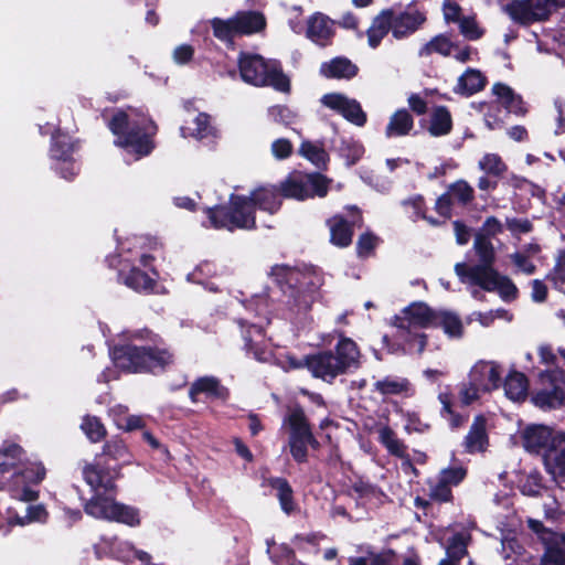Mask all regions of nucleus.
<instances>
[{
  "label": "nucleus",
  "instance_id": "a878e982",
  "mask_svg": "<svg viewBox=\"0 0 565 565\" xmlns=\"http://www.w3.org/2000/svg\"><path fill=\"white\" fill-rule=\"evenodd\" d=\"M374 391L383 396H409L413 394L409 381L399 376H385L384 379L376 381L374 383Z\"/></svg>",
  "mask_w": 565,
  "mask_h": 565
},
{
  "label": "nucleus",
  "instance_id": "a18cd8bd",
  "mask_svg": "<svg viewBox=\"0 0 565 565\" xmlns=\"http://www.w3.org/2000/svg\"><path fill=\"white\" fill-rule=\"evenodd\" d=\"M124 282L137 291L150 290L153 286V279L137 268L130 270L125 277Z\"/></svg>",
  "mask_w": 565,
  "mask_h": 565
},
{
  "label": "nucleus",
  "instance_id": "13d9d810",
  "mask_svg": "<svg viewBox=\"0 0 565 565\" xmlns=\"http://www.w3.org/2000/svg\"><path fill=\"white\" fill-rule=\"evenodd\" d=\"M273 558L277 565H295L294 551L285 544L274 548Z\"/></svg>",
  "mask_w": 565,
  "mask_h": 565
},
{
  "label": "nucleus",
  "instance_id": "8fccbe9b",
  "mask_svg": "<svg viewBox=\"0 0 565 565\" xmlns=\"http://www.w3.org/2000/svg\"><path fill=\"white\" fill-rule=\"evenodd\" d=\"M51 152L54 159L66 163L73 152V145L66 136H54Z\"/></svg>",
  "mask_w": 565,
  "mask_h": 565
},
{
  "label": "nucleus",
  "instance_id": "dca6fc26",
  "mask_svg": "<svg viewBox=\"0 0 565 565\" xmlns=\"http://www.w3.org/2000/svg\"><path fill=\"white\" fill-rule=\"evenodd\" d=\"M522 443L527 451L537 454L552 445V430L544 425H531L523 430Z\"/></svg>",
  "mask_w": 565,
  "mask_h": 565
},
{
  "label": "nucleus",
  "instance_id": "c756f323",
  "mask_svg": "<svg viewBox=\"0 0 565 565\" xmlns=\"http://www.w3.org/2000/svg\"><path fill=\"white\" fill-rule=\"evenodd\" d=\"M390 14L391 11L383 10L374 18L367 30V42L371 47L375 49L379 46L383 38L391 31Z\"/></svg>",
  "mask_w": 565,
  "mask_h": 565
},
{
  "label": "nucleus",
  "instance_id": "bf43d9fd",
  "mask_svg": "<svg viewBox=\"0 0 565 565\" xmlns=\"http://www.w3.org/2000/svg\"><path fill=\"white\" fill-rule=\"evenodd\" d=\"M466 477V469L462 467H452L448 469H444L440 472V477L443 479V482L448 483L451 486H457L459 482L463 480Z\"/></svg>",
  "mask_w": 565,
  "mask_h": 565
},
{
  "label": "nucleus",
  "instance_id": "052dcab7",
  "mask_svg": "<svg viewBox=\"0 0 565 565\" xmlns=\"http://www.w3.org/2000/svg\"><path fill=\"white\" fill-rule=\"evenodd\" d=\"M430 498L439 502L449 501L451 499L450 486L439 478L436 484L430 488Z\"/></svg>",
  "mask_w": 565,
  "mask_h": 565
},
{
  "label": "nucleus",
  "instance_id": "f03ea898",
  "mask_svg": "<svg viewBox=\"0 0 565 565\" xmlns=\"http://www.w3.org/2000/svg\"><path fill=\"white\" fill-rule=\"evenodd\" d=\"M108 126L117 136L116 143L135 154L136 159L149 154L153 149L151 137L156 134L157 127L141 111L134 108L119 110Z\"/></svg>",
  "mask_w": 565,
  "mask_h": 565
},
{
  "label": "nucleus",
  "instance_id": "680f3d73",
  "mask_svg": "<svg viewBox=\"0 0 565 565\" xmlns=\"http://www.w3.org/2000/svg\"><path fill=\"white\" fill-rule=\"evenodd\" d=\"M556 287L565 284V250L559 252L553 273L548 276Z\"/></svg>",
  "mask_w": 565,
  "mask_h": 565
},
{
  "label": "nucleus",
  "instance_id": "49530a36",
  "mask_svg": "<svg viewBox=\"0 0 565 565\" xmlns=\"http://www.w3.org/2000/svg\"><path fill=\"white\" fill-rule=\"evenodd\" d=\"M529 527L537 534L539 539L542 541L544 545H551V544H559L564 543L565 539L563 535L554 533L542 524V522L529 519L527 520Z\"/></svg>",
  "mask_w": 565,
  "mask_h": 565
},
{
  "label": "nucleus",
  "instance_id": "603ef678",
  "mask_svg": "<svg viewBox=\"0 0 565 565\" xmlns=\"http://www.w3.org/2000/svg\"><path fill=\"white\" fill-rule=\"evenodd\" d=\"M288 445L290 454L297 462L307 461L308 446H310V441H307L303 437H289Z\"/></svg>",
  "mask_w": 565,
  "mask_h": 565
},
{
  "label": "nucleus",
  "instance_id": "5fc2aeb1",
  "mask_svg": "<svg viewBox=\"0 0 565 565\" xmlns=\"http://www.w3.org/2000/svg\"><path fill=\"white\" fill-rule=\"evenodd\" d=\"M555 545H545V552L541 556V565H565V550Z\"/></svg>",
  "mask_w": 565,
  "mask_h": 565
},
{
  "label": "nucleus",
  "instance_id": "0eeeda50",
  "mask_svg": "<svg viewBox=\"0 0 565 565\" xmlns=\"http://www.w3.org/2000/svg\"><path fill=\"white\" fill-rule=\"evenodd\" d=\"M277 270L282 273L286 285L288 286L291 310L296 312L309 310L315 300V292L319 285L318 277L311 273H303L286 267L277 268Z\"/></svg>",
  "mask_w": 565,
  "mask_h": 565
},
{
  "label": "nucleus",
  "instance_id": "72a5a7b5",
  "mask_svg": "<svg viewBox=\"0 0 565 565\" xmlns=\"http://www.w3.org/2000/svg\"><path fill=\"white\" fill-rule=\"evenodd\" d=\"M436 327H441L444 332L450 338H460L463 332V326L460 318L451 311H436Z\"/></svg>",
  "mask_w": 565,
  "mask_h": 565
},
{
  "label": "nucleus",
  "instance_id": "7ed1b4c3",
  "mask_svg": "<svg viewBox=\"0 0 565 565\" xmlns=\"http://www.w3.org/2000/svg\"><path fill=\"white\" fill-rule=\"evenodd\" d=\"M114 364L129 373L157 372L173 363V354L166 348L125 344L111 351Z\"/></svg>",
  "mask_w": 565,
  "mask_h": 565
},
{
  "label": "nucleus",
  "instance_id": "b1692460",
  "mask_svg": "<svg viewBox=\"0 0 565 565\" xmlns=\"http://www.w3.org/2000/svg\"><path fill=\"white\" fill-rule=\"evenodd\" d=\"M458 49V43L454 42L448 34L440 33L431 38L418 51L420 57H429L433 54H438L444 57L451 56L454 50Z\"/></svg>",
  "mask_w": 565,
  "mask_h": 565
},
{
  "label": "nucleus",
  "instance_id": "393cba45",
  "mask_svg": "<svg viewBox=\"0 0 565 565\" xmlns=\"http://www.w3.org/2000/svg\"><path fill=\"white\" fill-rule=\"evenodd\" d=\"M320 73L328 78H352L358 73V67L345 57H335L329 62L322 63Z\"/></svg>",
  "mask_w": 565,
  "mask_h": 565
},
{
  "label": "nucleus",
  "instance_id": "6e6552de",
  "mask_svg": "<svg viewBox=\"0 0 565 565\" xmlns=\"http://www.w3.org/2000/svg\"><path fill=\"white\" fill-rule=\"evenodd\" d=\"M84 510L96 519L116 521L130 526L139 524L136 510L116 502L110 495H102L99 492L85 503Z\"/></svg>",
  "mask_w": 565,
  "mask_h": 565
},
{
  "label": "nucleus",
  "instance_id": "412c9836",
  "mask_svg": "<svg viewBox=\"0 0 565 565\" xmlns=\"http://www.w3.org/2000/svg\"><path fill=\"white\" fill-rule=\"evenodd\" d=\"M333 34V23L332 21L321 14H313L309 21L307 26V36L317 44L326 45L327 41Z\"/></svg>",
  "mask_w": 565,
  "mask_h": 565
},
{
  "label": "nucleus",
  "instance_id": "c9c22d12",
  "mask_svg": "<svg viewBox=\"0 0 565 565\" xmlns=\"http://www.w3.org/2000/svg\"><path fill=\"white\" fill-rule=\"evenodd\" d=\"M452 127L450 113L446 107H437L434 109L429 124V132L435 136L448 135Z\"/></svg>",
  "mask_w": 565,
  "mask_h": 565
},
{
  "label": "nucleus",
  "instance_id": "7c9ffc66",
  "mask_svg": "<svg viewBox=\"0 0 565 565\" xmlns=\"http://www.w3.org/2000/svg\"><path fill=\"white\" fill-rule=\"evenodd\" d=\"M268 486L276 490L280 508L286 514H290L296 510L294 502L292 489L288 481L284 478L268 479Z\"/></svg>",
  "mask_w": 565,
  "mask_h": 565
},
{
  "label": "nucleus",
  "instance_id": "37998d69",
  "mask_svg": "<svg viewBox=\"0 0 565 565\" xmlns=\"http://www.w3.org/2000/svg\"><path fill=\"white\" fill-rule=\"evenodd\" d=\"M299 152L317 167L324 166L328 161V153L326 150L321 146L310 141H303L300 146Z\"/></svg>",
  "mask_w": 565,
  "mask_h": 565
},
{
  "label": "nucleus",
  "instance_id": "4d7b16f0",
  "mask_svg": "<svg viewBox=\"0 0 565 565\" xmlns=\"http://www.w3.org/2000/svg\"><path fill=\"white\" fill-rule=\"evenodd\" d=\"M45 516V510L41 505H34L28 508V514L24 518L17 516L14 521L10 519V524L24 525L32 521H42Z\"/></svg>",
  "mask_w": 565,
  "mask_h": 565
},
{
  "label": "nucleus",
  "instance_id": "423d86ee",
  "mask_svg": "<svg viewBox=\"0 0 565 565\" xmlns=\"http://www.w3.org/2000/svg\"><path fill=\"white\" fill-rule=\"evenodd\" d=\"M455 271L463 284L479 286L487 291H498L503 300L516 298V286L509 277L500 275L493 267H468L465 263H457Z\"/></svg>",
  "mask_w": 565,
  "mask_h": 565
},
{
  "label": "nucleus",
  "instance_id": "f3484780",
  "mask_svg": "<svg viewBox=\"0 0 565 565\" xmlns=\"http://www.w3.org/2000/svg\"><path fill=\"white\" fill-rule=\"evenodd\" d=\"M541 387L532 395V402L542 409L559 407L565 401V392L558 383H543L540 379Z\"/></svg>",
  "mask_w": 565,
  "mask_h": 565
},
{
  "label": "nucleus",
  "instance_id": "79ce46f5",
  "mask_svg": "<svg viewBox=\"0 0 565 565\" xmlns=\"http://www.w3.org/2000/svg\"><path fill=\"white\" fill-rule=\"evenodd\" d=\"M469 542L470 534L468 532L454 534L446 547V554L460 561L467 553Z\"/></svg>",
  "mask_w": 565,
  "mask_h": 565
},
{
  "label": "nucleus",
  "instance_id": "774afa93",
  "mask_svg": "<svg viewBox=\"0 0 565 565\" xmlns=\"http://www.w3.org/2000/svg\"><path fill=\"white\" fill-rule=\"evenodd\" d=\"M117 425L119 428L125 429L127 431H131L135 429H140L145 426L143 418L138 415H129L122 420L118 419Z\"/></svg>",
  "mask_w": 565,
  "mask_h": 565
},
{
  "label": "nucleus",
  "instance_id": "9b49d317",
  "mask_svg": "<svg viewBox=\"0 0 565 565\" xmlns=\"http://www.w3.org/2000/svg\"><path fill=\"white\" fill-rule=\"evenodd\" d=\"M387 10L391 11V32L397 40L415 33L426 21L425 13L416 8H407L403 11Z\"/></svg>",
  "mask_w": 565,
  "mask_h": 565
},
{
  "label": "nucleus",
  "instance_id": "864d4df0",
  "mask_svg": "<svg viewBox=\"0 0 565 565\" xmlns=\"http://www.w3.org/2000/svg\"><path fill=\"white\" fill-rule=\"evenodd\" d=\"M458 24L460 33L468 40H478L483 34V30L472 17H462Z\"/></svg>",
  "mask_w": 565,
  "mask_h": 565
},
{
  "label": "nucleus",
  "instance_id": "ea45409f",
  "mask_svg": "<svg viewBox=\"0 0 565 565\" xmlns=\"http://www.w3.org/2000/svg\"><path fill=\"white\" fill-rule=\"evenodd\" d=\"M23 450L15 444L4 445L0 448V471L6 472L21 461Z\"/></svg>",
  "mask_w": 565,
  "mask_h": 565
},
{
  "label": "nucleus",
  "instance_id": "09e8293b",
  "mask_svg": "<svg viewBox=\"0 0 565 565\" xmlns=\"http://www.w3.org/2000/svg\"><path fill=\"white\" fill-rule=\"evenodd\" d=\"M447 193L451 199L457 200L462 204H467L473 199V189L465 180H458L450 184Z\"/></svg>",
  "mask_w": 565,
  "mask_h": 565
},
{
  "label": "nucleus",
  "instance_id": "f8f14e48",
  "mask_svg": "<svg viewBox=\"0 0 565 565\" xmlns=\"http://www.w3.org/2000/svg\"><path fill=\"white\" fill-rule=\"evenodd\" d=\"M305 365L312 376L328 383H332L337 376L344 374L337 358H334V353L330 350L308 355Z\"/></svg>",
  "mask_w": 565,
  "mask_h": 565
},
{
  "label": "nucleus",
  "instance_id": "4c0bfd02",
  "mask_svg": "<svg viewBox=\"0 0 565 565\" xmlns=\"http://www.w3.org/2000/svg\"><path fill=\"white\" fill-rule=\"evenodd\" d=\"M379 439L391 455L399 458L406 455V446L388 426H382L379 429Z\"/></svg>",
  "mask_w": 565,
  "mask_h": 565
},
{
  "label": "nucleus",
  "instance_id": "c85d7f7f",
  "mask_svg": "<svg viewBox=\"0 0 565 565\" xmlns=\"http://www.w3.org/2000/svg\"><path fill=\"white\" fill-rule=\"evenodd\" d=\"M413 127L414 120L412 115L406 109H398L391 116L385 135L388 138L406 136Z\"/></svg>",
  "mask_w": 565,
  "mask_h": 565
},
{
  "label": "nucleus",
  "instance_id": "2f4dec72",
  "mask_svg": "<svg viewBox=\"0 0 565 565\" xmlns=\"http://www.w3.org/2000/svg\"><path fill=\"white\" fill-rule=\"evenodd\" d=\"M241 34H250L263 30L266 25L262 13L255 11L238 12L234 15Z\"/></svg>",
  "mask_w": 565,
  "mask_h": 565
},
{
  "label": "nucleus",
  "instance_id": "58836bf2",
  "mask_svg": "<svg viewBox=\"0 0 565 565\" xmlns=\"http://www.w3.org/2000/svg\"><path fill=\"white\" fill-rule=\"evenodd\" d=\"M103 454L109 459L119 461L122 465H130L132 462V456L129 452L127 446L122 440L110 439L103 448Z\"/></svg>",
  "mask_w": 565,
  "mask_h": 565
},
{
  "label": "nucleus",
  "instance_id": "c03bdc74",
  "mask_svg": "<svg viewBox=\"0 0 565 565\" xmlns=\"http://www.w3.org/2000/svg\"><path fill=\"white\" fill-rule=\"evenodd\" d=\"M479 169L490 175L499 177L507 170L505 163L497 153H487L479 160Z\"/></svg>",
  "mask_w": 565,
  "mask_h": 565
},
{
  "label": "nucleus",
  "instance_id": "bb28decb",
  "mask_svg": "<svg viewBox=\"0 0 565 565\" xmlns=\"http://www.w3.org/2000/svg\"><path fill=\"white\" fill-rule=\"evenodd\" d=\"M486 85V77L476 68H468L461 76H459L457 84L454 88L455 93L471 96L481 90Z\"/></svg>",
  "mask_w": 565,
  "mask_h": 565
},
{
  "label": "nucleus",
  "instance_id": "69168bd1",
  "mask_svg": "<svg viewBox=\"0 0 565 565\" xmlns=\"http://www.w3.org/2000/svg\"><path fill=\"white\" fill-rule=\"evenodd\" d=\"M443 13H444V19L447 23H450V22L459 23V21L462 19L461 8L456 2L446 1L443 6Z\"/></svg>",
  "mask_w": 565,
  "mask_h": 565
},
{
  "label": "nucleus",
  "instance_id": "e433bc0d",
  "mask_svg": "<svg viewBox=\"0 0 565 565\" xmlns=\"http://www.w3.org/2000/svg\"><path fill=\"white\" fill-rule=\"evenodd\" d=\"M473 249L480 259V264L473 267H492V263L494 262V248L489 237L482 233H478L475 236Z\"/></svg>",
  "mask_w": 565,
  "mask_h": 565
},
{
  "label": "nucleus",
  "instance_id": "f257e3e1",
  "mask_svg": "<svg viewBox=\"0 0 565 565\" xmlns=\"http://www.w3.org/2000/svg\"><path fill=\"white\" fill-rule=\"evenodd\" d=\"M280 204L277 190L274 186H264L255 190L250 198L232 195L231 211L225 207H212L207 210V214L215 228L249 230L255 225V205L269 213H275Z\"/></svg>",
  "mask_w": 565,
  "mask_h": 565
},
{
  "label": "nucleus",
  "instance_id": "aec40b11",
  "mask_svg": "<svg viewBox=\"0 0 565 565\" xmlns=\"http://www.w3.org/2000/svg\"><path fill=\"white\" fill-rule=\"evenodd\" d=\"M200 394L220 399H225L228 395L227 390L222 386L220 381L214 376L199 377L191 384L189 390L191 401L196 402Z\"/></svg>",
  "mask_w": 565,
  "mask_h": 565
},
{
  "label": "nucleus",
  "instance_id": "cd10ccee",
  "mask_svg": "<svg viewBox=\"0 0 565 565\" xmlns=\"http://www.w3.org/2000/svg\"><path fill=\"white\" fill-rule=\"evenodd\" d=\"M492 92L498 97L499 103L504 106L509 113L521 116L526 114L527 109L521 96L515 95L509 86L498 83L493 85Z\"/></svg>",
  "mask_w": 565,
  "mask_h": 565
},
{
  "label": "nucleus",
  "instance_id": "5701e85b",
  "mask_svg": "<svg viewBox=\"0 0 565 565\" xmlns=\"http://www.w3.org/2000/svg\"><path fill=\"white\" fill-rule=\"evenodd\" d=\"M356 224V221L351 223L347 222L342 216L334 215L328 220V226L330 230V241L333 245L339 247H347L352 242V226Z\"/></svg>",
  "mask_w": 565,
  "mask_h": 565
},
{
  "label": "nucleus",
  "instance_id": "e2e57ef3",
  "mask_svg": "<svg viewBox=\"0 0 565 565\" xmlns=\"http://www.w3.org/2000/svg\"><path fill=\"white\" fill-rule=\"evenodd\" d=\"M292 152V145L288 139L280 138L271 143V153L276 159H286Z\"/></svg>",
  "mask_w": 565,
  "mask_h": 565
},
{
  "label": "nucleus",
  "instance_id": "a19ab883",
  "mask_svg": "<svg viewBox=\"0 0 565 565\" xmlns=\"http://www.w3.org/2000/svg\"><path fill=\"white\" fill-rule=\"evenodd\" d=\"M211 24L215 38L221 41H231L234 35L241 34L234 17L227 20L215 18L211 21Z\"/></svg>",
  "mask_w": 565,
  "mask_h": 565
},
{
  "label": "nucleus",
  "instance_id": "6ab92c4d",
  "mask_svg": "<svg viewBox=\"0 0 565 565\" xmlns=\"http://www.w3.org/2000/svg\"><path fill=\"white\" fill-rule=\"evenodd\" d=\"M285 423L288 424L290 429L289 437H303L307 441H310L311 448L318 449L320 447V444L313 436L308 419L300 407L291 409L285 418Z\"/></svg>",
  "mask_w": 565,
  "mask_h": 565
},
{
  "label": "nucleus",
  "instance_id": "4468645a",
  "mask_svg": "<svg viewBox=\"0 0 565 565\" xmlns=\"http://www.w3.org/2000/svg\"><path fill=\"white\" fill-rule=\"evenodd\" d=\"M469 379L482 392H491L499 387L501 370L494 362L479 361L472 366Z\"/></svg>",
  "mask_w": 565,
  "mask_h": 565
},
{
  "label": "nucleus",
  "instance_id": "3c124183",
  "mask_svg": "<svg viewBox=\"0 0 565 565\" xmlns=\"http://www.w3.org/2000/svg\"><path fill=\"white\" fill-rule=\"evenodd\" d=\"M194 128H189L190 135L198 138L203 139L209 136L214 135V128L211 126V118L207 114L201 113L199 114L194 121Z\"/></svg>",
  "mask_w": 565,
  "mask_h": 565
},
{
  "label": "nucleus",
  "instance_id": "0e129e2a",
  "mask_svg": "<svg viewBox=\"0 0 565 565\" xmlns=\"http://www.w3.org/2000/svg\"><path fill=\"white\" fill-rule=\"evenodd\" d=\"M377 238L372 234H363L359 237L356 243L358 254L362 257L370 255L376 246Z\"/></svg>",
  "mask_w": 565,
  "mask_h": 565
},
{
  "label": "nucleus",
  "instance_id": "338daca9",
  "mask_svg": "<svg viewBox=\"0 0 565 565\" xmlns=\"http://www.w3.org/2000/svg\"><path fill=\"white\" fill-rule=\"evenodd\" d=\"M510 257L520 271L526 275H532L535 271V265L531 260H529L527 256H525L524 254L514 253Z\"/></svg>",
  "mask_w": 565,
  "mask_h": 565
},
{
  "label": "nucleus",
  "instance_id": "6e6d98bb",
  "mask_svg": "<svg viewBox=\"0 0 565 565\" xmlns=\"http://www.w3.org/2000/svg\"><path fill=\"white\" fill-rule=\"evenodd\" d=\"M479 392H482L481 388L472 383L469 379V383L462 384L459 391V399L463 405H470L475 401L479 398Z\"/></svg>",
  "mask_w": 565,
  "mask_h": 565
},
{
  "label": "nucleus",
  "instance_id": "473e14b6",
  "mask_svg": "<svg viewBox=\"0 0 565 565\" xmlns=\"http://www.w3.org/2000/svg\"><path fill=\"white\" fill-rule=\"evenodd\" d=\"M504 392L511 401H523L527 395V380L524 374L520 372L510 373L504 382Z\"/></svg>",
  "mask_w": 565,
  "mask_h": 565
},
{
  "label": "nucleus",
  "instance_id": "f704fd0d",
  "mask_svg": "<svg viewBox=\"0 0 565 565\" xmlns=\"http://www.w3.org/2000/svg\"><path fill=\"white\" fill-rule=\"evenodd\" d=\"M487 444V435L484 428V420L478 417L472 424L469 434L466 437L465 446L467 451L476 452L482 451Z\"/></svg>",
  "mask_w": 565,
  "mask_h": 565
},
{
  "label": "nucleus",
  "instance_id": "1a4fd4ad",
  "mask_svg": "<svg viewBox=\"0 0 565 565\" xmlns=\"http://www.w3.org/2000/svg\"><path fill=\"white\" fill-rule=\"evenodd\" d=\"M329 180L319 174H291L280 183L279 191L285 198L306 200L315 195L323 198L328 193Z\"/></svg>",
  "mask_w": 565,
  "mask_h": 565
},
{
  "label": "nucleus",
  "instance_id": "4be33fe9",
  "mask_svg": "<svg viewBox=\"0 0 565 565\" xmlns=\"http://www.w3.org/2000/svg\"><path fill=\"white\" fill-rule=\"evenodd\" d=\"M350 565H398L396 555L392 550L383 551L379 554H369L364 557L351 558ZM403 565H420L417 555L408 556L404 559Z\"/></svg>",
  "mask_w": 565,
  "mask_h": 565
},
{
  "label": "nucleus",
  "instance_id": "9d476101",
  "mask_svg": "<svg viewBox=\"0 0 565 565\" xmlns=\"http://www.w3.org/2000/svg\"><path fill=\"white\" fill-rule=\"evenodd\" d=\"M557 8H565V0H522L512 4L514 19L529 23L545 20Z\"/></svg>",
  "mask_w": 565,
  "mask_h": 565
},
{
  "label": "nucleus",
  "instance_id": "ddd939ff",
  "mask_svg": "<svg viewBox=\"0 0 565 565\" xmlns=\"http://www.w3.org/2000/svg\"><path fill=\"white\" fill-rule=\"evenodd\" d=\"M321 103L356 126H363L366 122V115L355 99L339 93H331L323 95Z\"/></svg>",
  "mask_w": 565,
  "mask_h": 565
},
{
  "label": "nucleus",
  "instance_id": "39448f33",
  "mask_svg": "<svg viewBox=\"0 0 565 565\" xmlns=\"http://www.w3.org/2000/svg\"><path fill=\"white\" fill-rule=\"evenodd\" d=\"M238 66L242 79L248 84L269 85L280 92L289 90V79L274 61L267 62L260 55L241 54Z\"/></svg>",
  "mask_w": 565,
  "mask_h": 565
},
{
  "label": "nucleus",
  "instance_id": "de8ad7c7",
  "mask_svg": "<svg viewBox=\"0 0 565 565\" xmlns=\"http://www.w3.org/2000/svg\"><path fill=\"white\" fill-rule=\"evenodd\" d=\"M82 430L93 443L100 441L105 435L106 429L97 417L86 416L81 425Z\"/></svg>",
  "mask_w": 565,
  "mask_h": 565
},
{
  "label": "nucleus",
  "instance_id": "a211bd4d",
  "mask_svg": "<svg viewBox=\"0 0 565 565\" xmlns=\"http://www.w3.org/2000/svg\"><path fill=\"white\" fill-rule=\"evenodd\" d=\"M83 477L86 483L98 493L104 490L106 493L115 488L114 477L109 470L104 469L100 463H87L83 468Z\"/></svg>",
  "mask_w": 565,
  "mask_h": 565
},
{
  "label": "nucleus",
  "instance_id": "2eb2a0df",
  "mask_svg": "<svg viewBox=\"0 0 565 565\" xmlns=\"http://www.w3.org/2000/svg\"><path fill=\"white\" fill-rule=\"evenodd\" d=\"M338 338L339 340L333 353L344 374L350 370L359 369L362 354L358 344L342 333H339Z\"/></svg>",
  "mask_w": 565,
  "mask_h": 565
},
{
  "label": "nucleus",
  "instance_id": "20e7f679",
  "mask_svg": "<svg viewBox=\"0 0 565 565\" xmlns=\"http://www.w3.org/2000/svg\"><path fill=\"white\" fill-rule=\"evenodd\" d=\"M436 311L424 302H413L395 316L392 324L397 328L398 335L411 349L422 353L426 347V335L419 329L436 327Z\"/></svg>",
  "mask_w": 565,
  "mask_h": 565
}]
</instances>
